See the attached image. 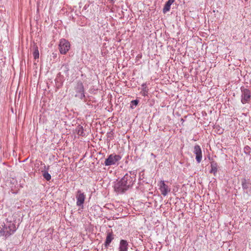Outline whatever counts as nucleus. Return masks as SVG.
I'll list each match as a JSON object with an SVG mask.
<instances>
[{
	"mask_svg": "<svg viewBox=\"0 0 251 251\" xmlns=\"http://www.w3.org/2000/svg\"><path fill=\"white\" fill-rule=\"evenodd\" d=\"M83 133V129L82 127H79L77 131V133L79 135H82Z\"/></svg>",
	"mask_w": 251,
	"mask_h": 251,
	"instance_id": "17",
	"label": "nucleus"
},
{
	"mask_svg": "<svg viewBox=\"0 0 251 251\" xmlns=\"http://www.w3.org/2000/svg\"><path fill=\"white\" fill-rule=\"evenodd\" d=\"M114 239V236L112 232H108L107 233L106 240L104 243L106 247H108L111 241Z\"/></svg>",
	"mask_w": 251,
	"mask_h": 251,
	"instance_id": "12",
	"label": "nucleus"
},
{
	"mask_svg": "<svg viewBox=\"0 0 251 251\" xmlns=\"http://www.w3.org/2000/svg\"><path fill=\"white\" fill-rule=\"evenodd\" d=\"M33 57L35 59H38L39 57V52L38 48L36 47L33 53Z\"/></svg>",
	"mask_w": 251,
	"mask_h": 251,
	"instance_id": "15",
	"label": "nucleus"
},
{
	"mask_svg": "<svg viewBox=\"0 0 251 251\" xmlns=\"http://www.w3.org/2000/svg\"><path fill=\"white\" fill-rule=\"evenodd\" d=\"M85 198L86 196L84 193L81 192L80 190L77 191L76 195V205L81 206L83 208Z\"/></svg>",
	"mask_w": 251,
	"mask_h": 251,
	"instance_id": "6",
	"label": "nucleus"
},
{
	"mask_svg": "<svg viewBox=\"0 0 251 251\" xmlns=\"http://www.w3.org/2000/svg\"><path fill=\"white\" fill-rule=\"evenodd\" d=\"M60 52L61 54H66L70 49V44L69 42L64 39H62L60 41L59 45Z\"/></svg>",
	"mask_w": 251,
	"mask_h": 251,
	"instance_id": "3",
	"label": "nucleus"
},
{
	"mask_svg": "<svg viewBox=\"0 0 251 251\" xmlns=\"http://www.w3.org/2000/svg\"><path fill=\"white\" fill-rule=\"evenodd\" d=\"M128 243L126 240H121L120 243L119 251H127Z\"/></svg>",
	"mask_w": 251,
	"mask_h": 251,
	"instance_id": "10",
	"label": "nucleus"
},
{
	"mask_svg": "<svg viewBox=\"0 0 251 251\" xmlns=\"http://www.w3.org/2000/svg\"><path fill=\"white\" fill-rule=\"evenodd\" d=\"M121 159L119 155L110 154L105 160L104 164L106 166H110L115 164Z\"/></svg>",
	"mask_w": 251,
	"mask_h": 251,
	"instance_id": "5",
	"label": "nucleus"
},
{
	"mask_svg": "<svg viewBox=\"0 0 251 251\" xmlns=\"http://www.w3.org/2000/svg\"><path fill=\"white\" fill-rule=\"evenodd\" d=\"M175 0H168L165 4L163 11L164 13L169 11L170 10L171 5L174 3Z\"/></svg>",
	"mask_w": 251,
	"mask_h": 251,
	"instance_id": "13",
	"label": "nucleus"
},
{
	"mask_svg": "<svg viewBox=\"0 0 251 251\" xmlns=\"http://www.w3.org/2000/svg\"><path fill=\"white\" fill-rule=\"evenodd\" d=\"M43 176L47 180H50L51 179V176L48 172H45L43 174Z\"/></svg>",
	"mask_w": 251,
	"mask_h": 251,
	"instance_id": "16",
	"label": "nucleus"
},
{
	"mask_svg": "<svg viewBox=\"0 0 251 251\" xmlns=\"http://www.w3.org/2000/svg\"><path fill=\"white\" fill-rule=\"evenodd\" d=\"M217 164L216 162L214 161H212L211 162V170L210 171V173H213L214 175L217 172Z\"/></svg>",
	"mask_w": 251,
	"mask_h": 251,
	"instance_id": "14",
	"label": "nucleus"
},
{
	"mask_svg": "<svg viewBox=\"0 0 251 251\" xmlns=\"http://www.w3.org/2000/svg\"><path fill=\"white\" fill-rule=\"evenodd\" d=\"M131 103L133 105L136 106L138 103V101L137 100H133L131 101Z\"/></svg>",
	"mask_w": 251,
	"mask_h": 251,
	"instance_id": "18",
	"label": "nucleus"
},
{
	"mask_svg": "<svg viewBox=\"0 0 251 251\" xmlns=\"http://www.w3.org/2000/svg\"><path fill=\"white\" fill-rule=\"evenodd\" d=\"M77 94L75 97H79L81 99L85 97L84 94V87L82 83L78 82L76 87Z\"/></svg>",
	"mask_w": 251,
	"mask_h": 251,
	"instance_id": "9",
	"label": "nucleus"
},
{
	"mask_svg": "<svg viewBox=\"0 0 251 251\" xmlns=\"http://www.w3.org/2000/svg\"><path fill=\"white\" fill-rule=\"evenodd\" d=\"M158 186L161 194L164 196H166L168 193L170 192V189L169 188L168 186L165 183L164 181L161 180L158 183Z\"/></svg>",
	"mask_w": 251,
	"mask_h": 251,
	"instance_id": "7",
	"label": "nucleus"
},
{
	"mask_svg": "<svg viewBox=\"0 0 251 251\" xmlns=\"http://www.w3.org/2000/svg\"><path fill=\"white\" fill-rule=\"evenodd\" d=\"M133 184V180L130 176L127 174L114 185L115 191L118 193H123L126 191Z\"/></svg>",
	"mask_w": 251,
	"mask_h": 251,
	"instance_id": "1",
	"label": "nucleus"
},
{
	"mask_svg": "<svg viewBox=\"0 0 251 251\" xmlns=\"http://www.w3.org/2000/svg\"><path fill=\"white\" fill-rule=\"evenodd\" d=\"M2 227L0 230V234L1 236L5 237H8L13 234L16 230L15 225L12 222H8L6 225H2Z\"/></svg>",
	"mask_w": 251,
	"mask_h": 251,
	"instance_id": "2",
	"label": "nucleus"
},
{
	"mask_svg": "<svg viewBox=\"0 0 251 251\" xmlns=\"http://www.w3.org/2000/svg\"><path fill=\"white\" fill-rule=\"evenodd\" d=\"M242 95H241V102L243 104H245L248 102L251 98V92L250 91L244 87H242L241 88Z\"/></svg>",
	"mask_w": 251,
	"mask_h": 251,
	"instance_id": "4",
	"label": "nucleus"
},
{
	"mask_svg": "<svg viewBox=\"0 0 251 251\" xmlns=\"http://www.w3.org/2000/svg\"><path fill=\"white\" fill-rule=\"evenodd\" d=\"M193 152L196 155V159L198 163L201 162L202 160V152L200 146H195L193 149Z\"/></svg>",
	"mask_w": 251,
	"mask_h": 251,
	"instance_id": "8",
	"label": "nucleus"
},
{
	"mask_svg": "<svg viewBox=\"0 0 251 251\" xmlns=\"http://www.w3.org/2000/svg\"><path fill=\"white\" fill-rule=\"evenodd\" d=\"M242 188L245 192L248 193V189L249 188L251 185L249 180H247L245 178H243L241 180Z\"/></svg>",
	"mask_w": 251,
	"mask_h": 251,
	"instance_id": "11",
	"label": "nucleus"
}]
</instances>
